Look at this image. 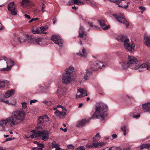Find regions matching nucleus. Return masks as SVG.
Returning <instances> with one entry per match:
<instances>
[{
	"mask_svg": "<svg viewBox=\"0 0 150 150\" xmlns=\"http://www.w3.org/2000/svg\"><path fill=\"white\" fill-rule=\"evenodd\" d=\"M52 40L55 43L58 45L59 47L62 46L63 43V41L59 36L57 35H53L51 38Z\"/></svg>",
	"mask_w": 150,
	"mask_h": 150,
	"instance_id": "nucleus-9",
	"label": "nucleus"
},
{
	"mask_svg": "<svg viewBox=\"0 0 150 150\" xmlns=\"http://www.w3.org/2000/svg\"><path fill=\"white\" fill-rule=\"evenodd\" d=\"M130 67L133 69H138L139 71L147 70H150V64L145 63L139 66L137 62L138 61L135 57L130 56H128L127 61Z\"/></svg>",
	"mask_w": 150,
	"mask_h": 150,
	"instance_id": "nucleus-2",
	"label": "nucleus"
},
{
	"mask_svg": "<svg viewBox=\"0 0 150 150\" xmlns=\"http://www.w3.org/2000/svg\"><path fill=\"white\" fill-rule=\"evenodd\" d=\"M44 147L43 144H39L38 147H34L31 150H42V148Z\"/></svg>",
	"mask_w": 150,
	"mask_h": 150,
	"instance_id": "nucleus-31",
	"label": "nucleus"
},
{
	"mask_svg": "<svg viewBox=\"0 0 150 150\" xmlns=\"http://www.w3.org/2000/svg\"><path fill=\"white\" fill-rule=\"evenodd\" d=\"M144 43L148 47H150V35L145 34L144 38Z\"/></svg>",
	"mask_w": 150,
	"mask_h": 150,
	"instance_id": "nucleus-19",
	"label": "nucleus"
},
{
	"mask_svg": "<svg viewBox=\"0 0 150 150\" xmlns=\"http://www.w3.org/2000/svg\"><path fill=\"white\" fill-rule=\"evenodd\" d=\"M142 108L144 112H150V102L142 104Z\"/></svg>",
	"mask_w": 150,
	"mask_h": 150,
	"instance_id": "nucleus-17",
	"label": "nucleus"
},
{
	"mask_svg": "<svg viewBox=\"0 0 150 150\" xmlns=\"http://www.w3.org/2000/svg\"><path fill=\"white\" fill-rule=\"evenodd\" d=\"M100 136L99 135V133H98L96 134L93 137V139L95 142H97L98 141L100 138Z\"/></svg>",
	"mask_w": 150,
	"mask_h": 150,
	"instance_id": "nucleus-32",
	"label": "nucleus"
},
{
	"mask_svg": "<svg viewBox=\"0 0 150 150\" xmlns=\"http://www.w3.org/2000/svg\"><path fill=\"white\" fill-rule=\"evenodd\" d=\"M125 23L126 27H128L129 25V23L127 22V21Z\"/></svg>",
	"mask_w": 150,
	"mask_h": 150,
	"instance_id": "nucleus-60",
	"label": "nucleus"
},
{
	"mask_svg": "<svg viewBox=\"0 0 150 150\" xmlns=\"http://www.w3.org/2000/svg\"><path fill=\"white\" fill-rule=\"evenodd\" d=\"M91 5L92 6H96V3L95 2H94V1H92V2H91L90 3Z\"/></svg>",
	"mask_w": 150,
	"mask_h": 150,
	"instance_id": "nucleus-51",
	"label": "nucleus"
},
{
	"mask_svg": "<svg viewBox=\"0 0 150 150\" xmlns=\"http://www.w3.org/2000/svg\"><path fill=\"white\" fill-rule=\"evenodd\" d=\"M69 5L73 4H76L79 5H82L84 4L83 2H81L78 0H71L69 1Z\"/></svg>",
	"mask_w": 150,
	"mask_h": 150,
	"instance_id": "nucleus-23",
	"label": "nucleus"
},
{
	"mask_svg": "<svg viewBox=\"0 0 150 150\" xmlns=\"http://www.w3.org/2000/svg\"><path fill=\"white\" fill-rule=\"evenodd\" d=\"M15 92L14 90H11L7 91L5 94L4 96L5 98H8L13 95Z\"/></svg>",
	"mask_w": 150,
	"mask_h": 150,
	"instance_id": "nucleus-24",
	"label": "nucleus"
},
{
	"mask_svg": "<svg viewBox=\"0 0 150 150\" xmlns=\"http://www.w3.org/2000/svg\"><path fill=\"white\" fill-rule=\"evenodd\" d=\"M45 8V5L44 4H43L42 5V12H43L45 11L44 9Z\"/></svg>",
	"mask_w": 150,
	"mask_h": 150,
	"instance_id": "nucleus-53",
	"label": "nucleus"
},
{
	"mask_svg": "<svg viewBox=\"0 0 150 150\" xmlns=\"http://www.w3.org/2000/svg\"><path fill=\"white\" fill-rule=\"evenodd\" d=\"M39 127H38V130H35L32 131L31 132L33 133V134L30 135L29 137H31L32 138H36L40 136L41 133V131L39 130Z\"/></svg>",
	"mask_w": 150,
	"mask_h": 150,
	"instance_id": "nucleus-14",
	"label": "nucleus"
},
{
	"mask_svg": "<svg viewBox=\"0 0 150 150\" xmlns=\"http://www.w3.org/2000/svg\"><path fill=\"white\" fill-rule=\"evenodd\" d=\"M25 35L24 36V37H21L18 39V41L20 43H22L25 42L27 39L25 37Z\"/></svg>",
	"mask_w": 150,
	"mask_h": 150,
	"instance_id": "nucleus-36",
	"label": "nucleus"
},
{
	"mask_svg": "<svg viewBox=\"0 0 150 150\" xmlns=\"http://www.w3.org/2000/svg\"><path fill=\"white\" fill-rule=\"evenodd\" d=\"M79 38H81L83 40H85L87 37V34L84 31L83 27L81 25L80 26L79 31Z\"/></svg>",
	"mask_w": 150,
	"mask_h": 150,
	"instance_id": "nucleus-10",
	"label": "nucleus"
},
{
	"mask_svg": "<svg viewBox=\"0 0 150 150\" xmlns=\"http://www.w3.org/2000/svg\"><path fill=\"white\" fill-rule=\"evenodd\" d=\"M0 101H1L2 102H4V103H5V101L6 100H5L4 99H1L0 98Z\"/></svg>",
	"mask_w": 150,
	"mask_h": 150,
	"instance_id": "nucleus-63",
	"label": "nucleus"
},
{
	"mask_svg": "<svg viewBox=\"0 0 150 150\" xmlns=\"http://www.w3.org/2000/svg\"><path fill=\"white\" fill-rule=\"evenodd\" d=\"M26 115L25 112L22 110L14 111L12 112L11 116L0 120V125L2 127L3 130L5 129L4 126L7 124L11 127L17 125L24 120Z\"/></svg>",
	"mask_w": 150,
	"mask_h": 150,
	"instance_id": "nucleus-1",
	"label": "nucleus"
},
{
	"mask_svg": "<svg viewBox=\"0 0 150 150\" xmlns=\"http://www.w3.org/2000/svg\"><path fill=\"white\" fill-rule=\"evenodd\" d=\"M122 131L123 132V134L124 135H126V128L125 126H123L121 128Z\"/></svg>",
	"mask_w": 150,
	"mask_h": 150,
	"instance_id": "nucleus-39",
	"label": "nucleus"
},
{
	"mask_svg": "<svg viewBox=\"0 0 150 150\" xmlns=\"http://www.w3.org/2000/svg\"><path fill=\"white\" fill-rule=\"evenodd\" d=\"M3 59L0 60V65L2 67L6 66V68H4L1 69L2 71H8L10 69L14 64V62L11 59L7 58L6 57H3Z\"/></svg>",
	"mask_w": 150,
	"mask_h": 150,
	"instance_id": "nucleus-5",
	"label": "nucleus"
},
{
	"mask_svg": "<svg viewBox=\"0 0 150 150\" xmlns=\"http://www.w3.org/2000/svg\"><path fill=\"white\" fill-rule=\"evenodd\" d=\"M53 23V24H55L57 22V19L55 18H53L52 20Z\"/></svg>",
	"mask_w": 150,
	"mask_h": 150,
	"instance_id": "nucleus-57",
	"label": "nucleus"
},
{
	"mask_svg": "<svg viewBox=\"0 0 150 150\" xmlns=\"http://www.w3.org/2000/svg\"><path fill=\"white\" fill-rule=\"evenodd\" d=\"M30 3V0H23L21 2V4L22 7H25L29 5Z\"/></svg>",
	"mask_w": 150,
	"mask_h": 150,
	"instance_id": "nucleus-28",
	"label": "nucleus"
},
{
	"mask_svg": "<svg viewBox=\"0 0 150 150\" xmlns=\"http://www.w3.org/2000/svg\"><path fill=\"white\" fill-rule=\"evenodd\" d=\"M117 40L120 42H124V47L126 50L130 52H133L135 45L132 41L130 43L129 39L125 36L119 35L117 37Z\"/></svg>",
	"mask_w": 150,
	"mask_h": 150,
	"instance_id": "nucleus-4",
	"label": "nucleus"
},
{
	"mask_svg": "<svg viewBox=\"0 0 150 150\" xmlns=\"http://www.w3.org/2000/svg\"><path fill=\"white\" fill-rule=\"evenodd\" d=\"M120 64L124 69H127L128 67H130L129 65L128 64V62H126L125 61H122L120 62Z\"/></svg>",
	"mask_w": 150,
	"mask_h": 150,
	"instance_id": "nucleus-25",
	"label": "nucleus"
},
{
	"mask_svg": "<svg viewBox=\"0 0 150 150\" xmlns=\"http://www.w3.org/2000/svg\"><path fill=\"white\" fill-rule=\"evenodd\" d=\"M67 148L69 149L73 150L74 149V146L71 144H70L67 146Z\"/></svg>",
	"mask_w": 150,
	"mask_h": 150,
	"instance_id": "nucleus-43",
	"label": "nucleus"
},
{
	"mask_svg": "<svg viewBox=\"0 0 150 150\" xmlns=\"http://www.w3.org/2000/svg\"><path fill=\"white\" fill-rule=\"evenodd\" d=\"M38 20V18H32L29 21V23H31L33 21H35Z\"/></svg>",
	"mask_w": 150,
	"mask_h": 150,
	"instance_id": "nucleus-45",
	"label": "nucleus"
},
{
	"mask_svg": "<svg viewBox=\"0 0 150 150\" xmlns=\"http://www.w3.org/2000/svg\"><path fill=\"white\" fill-rule=\"evenodd\" d=\"M12 140V139L10 138H8L6 139V141H10Z\"/></svg>",
	"mask_w": 150,
	"mask_h": 150,
	"instance_id": "nucleus-61",
	"label": "nucleus"
},
{
	"mask_svg": "<svg viewBox=\"0 0 150 150\" xmlns=\"http://www.w3.org/2000/svg\"><path fill=\"white\" fill-rule=\"evenodd\" d=\"M52 147L53 148H55L56 149L58 147V146L56 143L53 142L52 143Z\"/></svg>",
	"mask_w": 150,
	"mask_h": 150,
	"instance_id": "nucleus-40",
	"label": "nucleus"
},
{
	"mask_svg": "<svg viewBox=\"0 0 150 150\" xmlns=\"http://www.w3.org/2000/svg\"><path fill=\"white\" fill-rule=\"evenodd\" d=\"M71 75H69L67 73H64L62 78V82L66 84L70 83L72 80Z\"/></svg>",
	"mask_w": 150,
	"mask_h": 150,
	"instance_id": "nucleus-8",
	"label": "nucleus"
},
{
	"mask_svg": "<svg viewBox=\"0 0 150 150\" xmlns=\"http://www.w3.org/2000/svg\"><path fill=\"white\" fill-rule=\"evenodd\" d=\"M38 88H39L40 91H42L43 88V87L42 86H39Z\"/></svg>",
	"mask_w": 150,
	"mask_h": 150,
	"instance_id": "nucleus-54",
	"label": "nucleus"
},
{
	"mask_svg": "<svg viewBox=\"0 0 150 150\" xmlns=\"http://www.w3.org/2000/svg\"><path fill=\"white\" fill-rule=\"evenodd\" d=\"M76 150H85V148L84 146H80L79 147L76 149Z\"/></svg>",
	"mask_w": 150,
	"mask_h": 150,
	"instance_id": "nucleus-41",
	"label": "nucleus"
},
{
	"mask_svg": "<svg viewBox=\"0 0 150 150\" xmlns=\"http://www.w3.org/2000/svg\"><path fill=\"white\" fill-rule=\"evenodd\" d=\"M140 115L139 114H138L136 115L133 116V118H138L140 117Z\"/></svg>",
	"mask_w": 150,
	"mask_h": 150,
	"instance_id": "nucleus-55",
	"label": "nucleus"
},
{
	"mask_svg": "<svg viewBox=\"0 0 150 150\" xmlns=\"http://www.w3.org/2000/svg\"><path fill=\"white\" fill-rule=\"evenodd\" d=\"M86 122V120L85 119H83L81 121H78L76 123V126L78 127H83L85 125Z\"/></svg>",
	"mask_w": 150,
	"mask_h": 150,
	"instance_id": "nucleus-21",
	"label": "nucleus"
},
{
	"mask_svg": "<svg viewBox=\"0 0 150 150\" xmlns=\"http://www.w3.org/2000/svg\"><path fill=\"white\" fill-rule=\"evenodd\" d=\"M43 102L45 103H49V104H50V105L51 104V103L50 102H48L46 101H44Z\"/></svg>",
	"mask_w": 150,
	"mask_h": 150,
	"instance_id": "nucleus-62",
	"label": "nucleus"
},
{
	"mask_svg": "<svg viewBox=\"0 0 150 150\" xmlns=\"http://www.w3.org/2000/svg\"><path fill=\"white\" fill-rule=\"evenodd\" d=\"M78 16L80 18H81V19H83L82 16L81 15L79 14H78Z\"/></svg>",
	"mask_w": 150,
	"mask_h": 150,
	"instance_id": "nucleus-64",
	"label": "nucleus"
},
{
	"mask_svg": "<svg viewBox=\"0 0 150 150\" xmlns=\"http://www.w3.org/2000/svg\"><path fill=\"white\" fill-rule=\"evenodd\" d=\"M86 76L84 77L85 79L87 80L88 79V77L90 75H92V72L90 71L88 69H87L86 71Z\"/></svg>",
	"mask_w": 150,
	"mask_h": 150,
	"instance_id": "nucleus-33",
	"label": "nucleus"
},
{
	"mask_svg": "<svg viewBox=\"0 0 150 150\" xmlns=\"http://www.w3.org/2000/svg\"><path fill=\"white\" fill-rule=\"evenodd\" d=\"M86 51L85 49L84 48H83L82 49V53H81L80 52L79 53H77L76 54L80 56L81 57L85 58L86 56Z\"/></svg>",
	"mask_w": 150,
	"mask_h": 150,
	"instance_id": "nucleus-29",
	"label": "nucleus"
},
{
	"mask_svg": "<svg viewBox=\"0 0 150 150\" xmlns=\"http://www.w3.org/2000/svg\"><path fill=\"white\" fill-rule=\"evenodd\" d=\"M85 96H88L86 91L83 89H80L78 90L76 98H79Z\"/></svg>",
	"mask_w": 150,
	"mask_h": 150,
	"instance_id": "nucleus-13",
	"label": "nucleus"
},
{
	"mask_svg": "<svg viewBox=\"0 0 150 150\" xmlns=\"http://www.w3.org/2000/svg\"><path fill=\"white\" fill-rule=\"evenodd\" d=\"M57 108H62V110H63V109H65V108H64V107L63 106H62L61 105H58L57 107Z\"/></svg>",
	"mask_w": 150,
	"mask_h": 150,
	"instance_id": "nucleus-58",
	"label": "nucleus"
},
{
	"mask_svg": "<svg viewBox=\"0 0 150 150\" xmlns=\"http://www.w3.org/2000/svg\"><path fill=\"white\" fill-rule=\"evenodd\" d=\"M89 68L92 71H97L98 70L96 62H90L89 63Z\"/></svg>",
	"mask_w": 150,
	"mask_h": 150,
	"instance_id": "nucleus-20",
	"label": "nucleus"
},
{
	"mask_svg": "<svg viewBox=\"0 0 150 150\" xmlns=\"http://www.w3.org/2000/svg\"><path fill=\"white\" fill-rule=\"evenodd\" d=\"M114 16L115 17L117 21L121 23H124L126 22V20L124 17L123 15H114Z\"/></svg>",
	"mask_w": 150,
	"mask_h": 150,
	"instance_id": "nucleus-15",
	"label": "nucleus"
},
{
	"mask_svg": "<svg viewBox=\"0 0 150 150\" xmlns=\"http://www.w3.org/2000/svg\"><path fill=\"white\" fill-rule=\"evenodd\" d=\"M139 8L143 11H145L146 9L144 7L142 6H140L139 7Z\"/></svg>",
	"mask_w": 150,
	"mask_h": 150,
	"instance_id": "nucleus-49",
	"label": "nucleus"
},
{
	"mask_svg": "<svg viewBox=\"0 0 150 150\" xmlns=\"http://www.w3.org/2000/svg\"><path fill=\"white\" fill-rule=\"evenodd\" d=\"M24 16L26 18H28V19H31L30 16L28 15L25 14L24 15Z\"/></svg>",
	"mask_w": 150,
	"mask_h": 150,
	"instance_id": "nucleus-52",
	"label": "nucleus"
},
{
	"mask_svg": "<svg viewBox=\"0 0 150 150\" xmlns=\"http://www.w3.org/2000/svg\"><path fill=\"white\" fill-rule=\"evenodd\" d=\"M22 108L23 109H25L27 107L26 104L27 103H22Z\"/></svg>",
	"mask_w": 150,
	"mask_h": 150,
	"instance_id": "nucleus-44",
	"label": "nucleus"
},
{
	"mask_svg": "<svg viewBox=\"0 0 150 150\" xmlns=\"http://www.w3.org/2000/svg\"><path fill=\"white\" fill-rule=\"evenodd\" d=\"M37 101V100H31L30 101V104L31 105L33 103H35Z\"/></svg>",
	"mask_w": 150,
	"mask_h": 150,
	"instance_id": "nucleus-50",
	"label": "nucleus"
},
{
	"mask_svg": "<svg viewBox=\"0 0 150 150\" xmlns=\"http://www.w3.org/2000/svg\"><path fill=\"white\" fill-rule=\"evenodd\" d=\"M88 23L89 24V25L91 26V27L93 28L94 29H99V28L98 25H96V24L93 25V23Z\"/></svg>",
	"mask_w": 150,
	"mask_h": 150,
	"instance_id": "nucleus-34",
	"label": "nucleus"
},
{
	"mask_svg": "<svg viewBox=\"0 0 150 150\" xmlns=\"http://www.w3.org/2000/svg\"><path fill=\"white\" fill-rule=\"evenodd\" d=\"M100 27L104 30H108L110 28V25H107L105 24V21L103 20L98 21Z\"/></svg>",
	"mask_w": 150,
	"mask_h": 150,
	"instance_id": "nucleus-16",
	"label": "nucleus"
},
{
	"mask_svg": "<svg viewBox=\"0 0 150 150\" xmlns=\"http://www.w3.org/2000/svg\"><path fill=\"white\" fill-rule=\"evenodd\" d=\"M41 136H42V140L45 141L49 138V132H48L43 130L41 131Z\"/></svg>",
	"mask_w": 150,
	"mask_h": 150,
	"instance_id": "nucleus-18",
	"label": "nucleus"
},
{
	"mask_svg": "<svg viewBox=\"0 0 150 150\" xmlns=\"http://www.w3.org/2000/svg\"><path fill=\"white\" fill-rule=\"evenodd\" d=\"M40 30L42 32L46 30L44 26H41L40 28Z\"/></svg>",
	"mask_w": 150,
	"mask_h": 150,
	"instance_id": "nucleus-48",
	"label": "nucleus"
},
{
	"mask_svg": "<svg viewBox=\"0 0 150 150\" xmlns=\"http://www.w3.org/2000/svg\"><path fill=\"white\" fill-rule=\"evenodd\" d=\"M66 110L65 109H63V110L62 112H60L58 110H57L54 112V114L56 115H64L66 114Z\"/></svg>",
	"mask_w": 150,
	"mask_h": 150,
	"instance_id": "nucleus-26",
	"label": "nucleus"
},
{
	"mask_svg": "<svg viewBox=\"0 0 150 150\" xmlns=\"http://www.w3.org/2000/svg\"><path fill=\"white\" fill-rule=\"evenodd\" d=\"M107 108V105L102 103H97L93 116L104 120L105 118L104 113L106 111Z\"/></svg>",
	"mask_w": 150,
	"mask_h": 150,
	"instance_id": "nucleus-3",
	"label": "nucleus"
},
{
	"mask_svg": "<svg viewBox=\"0 0 150 150\" xmlns=\"http://www.w3.org/2000/svg\"><path fill=\"white\" fill-rule=\"evenodd\" d=\"M32 32L34 34H37L39 33V30L38 29H36L35 30L34 29H33L32 30Z\"/></svg>",
	"mask_w": 150,
	"mask_h": 150,
	"instance_id": "nucleus-42",
	"label": "nucleus"
},
{
	"mask_svg": "<svg viewBox=\"0 0 150 150\" xmlns=\"http://www.w3.org/2000/svg\"><path fill=\"white\" fill-rule=\"evenodd\" d=\"M34 144H37V145H38H38H39V144H43L39 143H38V142H37V141H34Z\"/></svg>",
	"mask_w": 150,
	"mask_h": 150,
	"instance_id": "nucleus-59",
	"label": "nucleus"
},
{
	"mask_svg": "<svg viewBox=\"0 0 150 150\" xmlns=\"http://www.w3.org/2000/svg\"><path fill=\"white\" fill-rule=\"evenodd\" d=\"M8 10L11 11V14L14 15L17 14V13L14 2H11L8 4Z\"/></svg>",
	"mask_w": 150,
	"mask_h": 150,
	"instance_id": "nucleus-11",
	"label": "nucleus"
},
{
	"mask_svg": "<svg viewBox=\"0 0 150 150\" xmlns=\"http://www.w3.org/2000/svg\"><path fill=\"white\" fill-rule=\"evenodd\" d=\"M122 1H123V0H110V1L115 3L118 5V4L121 2Z\"/></svg>",
	"mask_w": 150,
	"mask_h": 150,
	"instance_id": "nucleus-37",
	"label": "nucleus"
},
{
	"mask_svg": "<svg viewBox=\"0 0 150 150\" xmlns=\"http://www.w3.org/2000/svg\"><path fill=\"white\" fill-rule=\"evenodd\" d=\"M5 86V82L4 81H0V89H3Z\"/></svg>",
	"mask_w": 150,
	"mask_h": 150,
	"instance_id": "nucleus-35",
	"label": "nucleus"
},
{
	"mask_svg": "<svg viewBox=\"0 0 150 150\" xmlns=\"http://www.w3.org/2000/svg\"><path fill=\"white\" fill-rule=\"evenodd\" d=\"M74 69L72 67H70L68 69H67L65 73H67L69 75H71V74L74 71Z\"/></svg>",
	"mask_w": 150,
	"mask_h": 150,
	"instance_id": "nucleus-27",
	"label": "nucleus"
},
{
	"mask_svg": "<svg viewBox=\"0 0 150 150\" xmlns=\"http://www.w3.org/2000/svg\"><path fill=\"white\" fill-rule=\"evenodd\" d=\"M49 121V118L47 115L41 116L38 118V124L43 125Z\"/></svg>",
	"mask_w": 150,
	"mask_h": 150,
	"instance_id": "nucleus-12",
	"label": "nucleus"
},
{
	"mask_svg": "<svg viewBox=\"0 0 150 150\" xmlns=\"http://www.w3.org/2000/svg\"><path fill=\"white\" fill-rule=\"evenodd\" d=\"M13 100H14V102H13V103H12L11 102H10V103L9 102L8 100H6L5 101V103L7 104H10L12 105H14L16 103V102L15 101V100L13 98Z\"/></svg>",
	"mask_w": 150,
	"mask_h": 150,
	"instance_id": "nucleus-38",
	"label": "nucleus"
},
{
	"mask_svg": "<svg viewBox=\"0 0 150 150\" xmlns=\"http://www.w3.org/2000/svg\"><path fill=\"white\" fill-rule=\"evenodd\" d=\"M145 148V145L144 144H143L140 146V149L142 150L143 149Z\"/></svg>",
	"mask_w": 150,
	"mask_h": 150,
	"instance_id": "nucleus-46",
	"label": "nucleus"
},
{
	"mask_svg": "<svg viewBox=\"0 0 150 150\" xmlns=\"http://www.w3.org/2000/svg\"><path fill=\"white\" fill-rule=\"evenodd\" d=\"M113 138L115 139L117 137V135L116 134H113L112 135Z\"/></svg>",
	"mask_w": 150,
	"mask_h": 150,
	"instance_id": "nucleus-56",
	"label": "nucleus"
},
{
	"mask_svg": "<svg viewBox=\"0 0 150 150\" xmlns=\"http://www.w3.org/2000/svg\"><path fill=\"white\" fill-rule=\"evenodd\" d=\"M25 37L28 40V43L37 44L39 45H40V42H41L42 40L41 38H39L37 37H34L33 35H26Z\"/></svg>",
	"mask_w": 150,
	"mask_h": 150,
	"instance_id": "nucleus-6",
	"label": "nucleus"
},
{
	"mask_svg": "<svg viewBox=\"0 0 150 150\" xmlns=\"http://www.w3.org/2000/svg\"><path fill=\"white\" fill-rule=\"evenodd\" d=\"M145 145V148H149L150 147V144H144Z\"/></svg>",
	"mask_w": 150,
	"mask_h": 150,
	"instance_id": "nucleus-47",
	"label": "nucleus"
},
{
	"mask_svg": "<svg viewBox=\"0 0 150 150\" xmlns=\"http://www.w3.org/2000/svg\"><path fill=\"white\" fill-rule=\"evenodd\" d=\"M106 143L103 142H93L87 144L86 146L87 149H91L93 148H100L104 146Z\"/></svg>",
	"mask_w": 150,
	"mask_h": 150,
	"instance_id": "nucleus-7",
	"label": "nucleus"
},
{
	"mask_svg": "<svg viewBox=\"0 0 150 150\" xmlns=\"http://www.w3.org/2000/svg\"><path fill=\"white\" fill-rule=\"evenodd\" d=\"M96 63L97 65V66L98 68V69H101L104 66V65L103 63L100 61H97L96 62Z\"/></svg>",
	"mask_w": 150,
	"mask_h": 150,
	"instance_id": "nucleus-30",
	"label": "nucleus"
},
{
	"mask_svg": "<svg viewBox=\"0 0 150 150\" xmlns=\"http://www.w3.org/2000/svg\"><path fill=\"white\" fill-rule=\"evenodd\" d=\"M121 2L118 4V6L123 8H127L128 6V4H130L129 2H127L125 1L122 2V3Z\"/></svg>",
	"mask_w": 150,
	"mask_h": 150,
	"instance_id": "nucleus-22",
	"label": "nucleus"
}]
</instances>
